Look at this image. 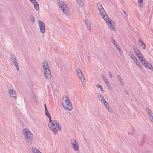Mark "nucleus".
Segmentation results:
<instances>
[{
  "label": "nucleus",
  "mask_w": 153,
  "mask_h": 153,
  "mask_svg": "<svg viewBox=\"0 0 153 153\" xmlns=\"http://www.w3.org/2000/svg\"><path fill=\"white\" fill-rule=\"evenodd\" d=\"M117 78L119 81L120 84L123 85L124 84L123 81L121 78L120 77L119 75H117Z\"/></svg>",
  "instance_id": "nucleus-22"
},
{
  "label": "nucleus",
  "mask_w": 153,
  "mask_h": 153,
  "mask_svg": "<svg viewBox=\"0 0 153 153\" xmlns=\"http://www.w3.org/2000/svg\"><path fill=\"white\" fill-rule=\"evenodd\" d=\"M63 107L65 108L68 111L71 110L73 108L72 105L70 102L69 103H68L67 105H63Z\"/></svg>",
  "instance_id": "nucleus-10"
},
{
  "label": "nucleus",
  "mask_w": 153,
  "mask_h": 153,
  "mask_svg": "<svg viewBox=\"0 0 153 153\" xmlns=\"http://www.w3.org/2000/svg\"><path fill=\"white\" fill-rule=\"evenodd\" d=\"M136 55L138 57L141 56H142V54L141 53H137V54Z\"/></svg>",
  "instance_id": "nucleus-41"
},
{
  "label": "nucleus",
  "mask_w": 153,
  "mask_h": 153,
  "mask_svg": "<svg viewBox=\"0 0 153 153\" xmlns=\"http://www.w3.org/2000/svg\"><path fill=\"white\" fill-rule=\"evenodd\" d=\"M45 115L47 117H48V116H49L50 115L48 111L45 112Z\"/></svg>",
  "instance_id": "nucleus-38"
},
{
  "label": "nucleus",
  "mask_w": 153,
  "mask_h": 153,
  "mask_svg": "<svg viewBox=\"0 0 153 153\" xmlns=\"http://www.w3.org/2000/svg\"><path fill=\"white\" fill-rule=\"evenodd\" d=\"M15 66L16 67V68L17 70L18 71H19V66L18 65V63L17 62V61L13 63Z\"/></svg>",
  "instance_id": "nucleus-30"
},
{
  "label": "nucleus",
  "mask_w": 153,
  "mask_h": 153,
  "mask_svg": "<svg viewBox=\"0 0 153 153\" xmlns=\"http://www.w3.org/2000/svg\"><path fill=\"white\" fill-rule=\"evenodd\" d=\"M133 61L140 68H141L143 67L142 66L141 64L139 61L137 59V58H136L135 59H134Z\"/></svg>",
  "instance_id": "nucleus-18"
},
{
  "label": "nucleus",
  "mask_w": 153,
  "mask_h": 153,
  "mask_svg": "<svg viewBox=\"0 0 153 153\" xmlns=\"http://www.w3.org/2000/svg\"><path fill=\"white\" fill-rule=\"evenodd\" d=\"M85 22L87 26V28L89 31V32H91V24L89 21V20L88 19H86L85 20Z\"/></svg>",
  "instance_id": "nucleus-14"
},
{
  "label": "nucleus",
  "mask_w": 153,
  "mask_h": 153,
  "mask_svg": "<svg viewBox=\"0 0 153 153\" xmlns=\"http://www.w3.org/2000/svg\"><path fill=\"white\" fill-rule=\"evenodd\" d=\"M100 99H102V97H101V98H100Z\"/></svg>",
  "instance_id": "nucleus-49"
},
{
  "label": "nucleus",
  "mask_w": 153,
  "mask_h": 153,
  "mask_svg": "<svg viewBox=\"0 0 153 153\" xmlns=\"http://www.w3.org/2000/svg\"><path fill=\"white\" fill-rule=\"evenodd\" d=\"M77 1L80 5H82V0H77Z\"/></svg>",
  "instance_id": "nucleus-36"
},
{
  "label": "nucleus",
  "mask_w": 153,
  "mask_h": 153,
  "mask_svg": "<svg viewBox=\"0 0 153 153\" xmlns=\"http://www.w3.org/2000/svg\"><path fill=\"white\" fill-rule=\"evenodd\" d=\"M82 81H83V78H82Z\"/></svg>",
  "instance_id": "nucleus-48"
},
{
  "label": "nucleus",
  "mask_w": 153,
  "mask_h": 153,
  "mask_svg": "<svg viewBox=\"0 0 153 153\" xmlns=\"http://www.w3.org/2000/svg\"><path fill=\"white\" fill-rule=\"evenodd\" d=\"M105 107H106L107 106H108V105H109V103L107 102V103H106L105 104H104Z\"/></svg>",
  "instance_id": "nucleus-45"
},
{
  "label": "nucleus",
  "mask_w": 153,
  "mask_h": 153,
  "mask_svg": "<svg viewBox=\"0 0 153 153\" xmlns=\"http://www.w3.org/2000/svg\"><path fill=\"white\" fill-rule=\"evenodd\" d=\"M108 74H109V77H110V78H112V74L110 72H109L108 73Z\"/></svg>",
  "instance_id": "nucleus-39"
},
{
  "label": "nucleus",
  "mask_w": 153,
  "mask_h": 153,
  "mask_svg": "<svg viewBox=\"0 0 153 153\" xmlns=\"http://www.w3.org/2000/svg\"><path fill=\"white\" fill-rule=\"evenodd\" d=\"M97 86L98 88H100L102 92L103 93L105 91L104 90H103V88L101 85L100 84H97Z\"/></svg>",
  "instance_id": "nucleus-28"
},
{
  "label": "nucleus",
  "mask_w": 153,
  "mask_h": 153,
  "mask_svg": "<svg viewBox=\"0 0 153 153\" xmlns=\"http://www.w3.org/2000/svg\"><path fill=\"white\" fill-rule=\"evenodd\" d=\"M70 102V100L69 99L67 98L64 102H62V105L63 106V105H67V104Z\"/></svg>",
  "instance_id": "nucleus-21"
},
{
  "label": "nucleus",
  "mask_w": 153,
  "mask_h": 153,
  "mask_svg": "<svg viewBox=\"0 0 153 153\" xmlns=\"http://www.w3.org/2000/svg\"><path fill=\"white\" fill-rule=\"evenodd\" d=\"M30 19L32 23H34L35 22V19L34 17L32 15H30Z\"/></svg>",
  "instance_id": "nucleus-32"
},
{
  "label": "nucleus",
  "mask_w": 153,
  "mask_h": 153,
  "mask_svg": "<svg viewBox=\"0 0 153 153\" xmlns=\"http://www.w3.org/2000/svg\"><path fill=\"white\" fill-rule=\"evenodd\" d=\"M111 42L112 43L113 45L115 47L117 45V43L115 41V40L114 38L111 36Z\"/></svg>",
  "instance_id": "nucleus-23"
},
{
  "label": "nucleus",
  "mask_w": 153,
  "mask_h": 153,
  "mask_svg": "<svg viewBox=\"0 0 153 153\" xmlns=\"http://www.w3.org/2000/svg\"><path fill=\"white\" fill-rule=\"evenodd\" d=\"M32 151L33 153H41V152L36 148H33Z\"/></svg>",
  "instance_id": "nucleus-27"
},
{
  "label": "nucleus",
  "mask_w": 153,
  "mask_h": 153,
  "mask_svg": "<svg viewBox=\"0 0 153 153\" xmlns=\"http://www.w3.org/2000/svg\"><path fill=\"white\" fill-rule=\"evenodd\" d=\"M59 5L60 8L62 10L64 13L68 15L69 14V10L68 8L63 2L62 1L59 2Z\"/></svg>",
  "instance_id": "nucleus-5"
},
{
  "label": "nucleus",
  "mask_w": 153,
  "mask_h": 153,
  "mask_svg": "<svg viewBox=\"0 0 153 153\" xmlns=\"http://www.w3.org/2000/svg\"><path fill=\"white\" fill-rule=\"evenodd\" d=\"M138 42L139 45L142 49H145L146 48L145 43L140 39H139L138 40Z\"/></svg>",
  "instance_id": "nucleus-12"
},
{
  "label": "nucleus",
  "mask_w": 153,
  "mask_h": 153,
  "mask_svg": "<svg viewBox=\"0 0 153 153\" xmlns=\"http://www.w3.org/2000/svg\"><path fill=\"white\" fill-rule=\"evenodd\" d=\"M77 73V74L78 75L79 74H80L81 72V71L79 68H77L76 70Z\"/></svg>",
  "instance_id": "nucleus-37"
},
{
  "label": "nucleus",
  "mask_w": 153,
  "mask_h": 153,
  "mask_svg": "<svg viewBox=\"0 0 153 153\" xmlns=\"http://www.w3.org/2000/svg\"><path fill=\"white\" fill-rule=\"evenodd\" d=\"M135 53L136 54H137V53H141L140 52V50L138 49L137 51L135 52Z\"/></svg>",
  "instance_id": "nucleus-44"
},
{
  "label": "nucleus",
  "mask_w": 153,
  "mask_h": 153,
  "mask_svg": "<svg viewBox=\"0 0 153 153\" xmlns=\"http://www.w3.org/2000/svg\"><path fill=\"white\" fill-rule=\"evenodd\" d=\"M70 142L74 149L78 151L79 149V146L78 142L74 138H71L70 140Z\"/></svg>",
  "instance_id": "nucleus-6"
},
{
  "label": "nucleus",
  "mask_w": 153,
  "mask_h": 153,
  "mask_svg": "<svg viewBox=\"0 0 153 153\" xmlns=\"http://www.w3.org/2000/svg\"><path fill=\"white\" fill-rule=\"evenodd\" d=\"M128 55L131 57L133 60L134 59H135L136 58L130 51L128 52Z\"/></svg>",
  "instance_id": "nucleus-26"
},
{
  "label": "nucleus",
  "mask_w": 153,
  "mask_h": 153,
  "mask_svg": "<svg viewBox=\"0 0 153 153\" xmlns=\"http://www.w3.org/2000/svg\"><path fill=\"white\" fill-rule=\"evenodd\" d=\"M116 48L117 49L120 53L122 52V49L121 47L118 45H117L115 46Z\"/></svg>",
  "instance_id": "nucleus-29"
},
{
  "label": "nucleus",
  "mask_w": 153,
  "mask_h": 153,
  "mask_svg": "<svg viewBox=\"0 0 153 153\" xmlns=\"http://www.w3.org/2000/svg\"><path fill=\"white\" fill-rule=\"evenodd\" d=\"M146 110L147 113V114L149 115V118L151 119V117L153 116V113L149 108H146Z\"/></svg>",
  "instance_id": "nucleus-16"
},
{
  "label": "nucleus",
  "mask_w": 153,
  "mask_h": 153,
  "mask_svg": "<svg viewBox=\"0 0 153 153\" xmlns=\"http://www.w3.org/2000/svg\"><path fill=\"white\" fill-rule=\"evenodd\" d=\"M123 12H124V13H125V14L126 16H127V13H126V12H125V11L124 10V11H123Z\"/></svg>",
  "instance_id": "nucleus-47"
},
{
  "label": "nucleus",
  "mask_w": 153,
  "mask_h": 153,
  "mask_svg": "<svg viewBox=\"0 0 153 153\" xmlns=\"http://www.w3.org/2000/svg\"><path fill=\"white\" fill-rule=\"evenodd\" d=\"M106 108H107L108 111H109V112H112L113 111L112 109L111 108L110 105L108 106H107Z\"/></svg>",
  "instance_id": "nucleus-31"
},
{
  "label": "nucleus",
  "mask_w": 153,
  "mask_h": 153,
  "mask_svg": "<svg viewBox=\"0 0 153 153\" xmlns=\"http://www.w3.org/2000/svg\"><path fill=\"white\" fill-rule=\"evenodd\" d=\"M23 133L28 143H31L33 140V136L32 134L27 128L23 129Z\"/></svg>",
  "instance_id": "nucleus-3"
},
{
  "label": "nucleus",
  "mask_w": 153,
  "mask_h": 153,
  "mask_svg": "<svg viewBox=\"0 0 153 153\" xmlns=\"http://www.w3.org/2000/svg\"><path fill=\"white\" fill-rule=\"evenodd\" d=\"M42 66L44 68V72L45 78L48 79H50L51 75L49 68L48 63L46 60L43 61Z\"/></svg>",
  "instance_id": "nucleus-2"
},
{
  "label": "nucleus",
  "mask_w": 153,
  "mask_h": 153,
  "mask_svg": "<svg viewBox=\"0 0 153 153\" xmlns=\"http://www.w3.org/2000/svg\"><path fill=\"white\" fill-rule=\"evenodd\" d=\"M97 96L99 100H100L102 103H103L104 104L107 102L105 99L104 98L103 96L100 94L97 93Z\"/></svg>",
  "instance_id": "nucleus-8"
},
{
  "label": "nucleus",
  "mask_w": 153,
  "mask_h": 153,
  "mask_svg": "<svg viewBox=\"0 0 153 153\" xmlns=\"http://www.w3.org/2000/svg\"><path fill=\"white\" fill-rule=\"evenodd\" d=\"M78 75L79 77L81 82H82V84H83V82H85V78L83 75V74L81 72V73H80V74H79Z\"/></svg>",
  "instance_id": "nucleus-15"
},
{
  "label": "nucleus",
  "mask_w": 153,
  "mask_h": 153,
  "mask_svg": "<svg viewBox=\"0 0 153 153\" xmlns=\"http://www.w3.org/2000/svg\"><path fill=\"white\" fill-rule=\"evenodd\" d=\"M138 58L142 64H143L145 67L148 68L150 70H152L153 69V68L151 64L146 62L145 61V59L143 55H142V56L139 57Z\"/></svg>",
  "instance_id": "nucleus-4"
},
{
  "label": "nucleus",
  "mask_w": 153,
  "mask_h": 153,
  "mask_svg": "<svg viewBox=\"0 0 153 153\" xmlns=\"http://www.w3.org/2000/svg\"><path fill=\"white\" fill-rule=\"evenodd\" d=\"M33 99L34 102L36 103H37V97L35 95H34Z\"/></svg>",
  "instance_id": "nucleus-35"
},
{
  "label": "nucleus",
  "mask_w": 153,
  "mask_h": 153,
  "mask_svg": "<svg viewBox=\"0 0 153 153\" xmlns=\"http://www.w3.org/2000/svg\"><path fill=\"white\" fill-rule=\"evenodd\" d=\"M48 117L49 119V122L50 123L51 122H52V120H51V117L50 115Z\"/></svg>",
  "instance_id": "nucleus-43"
},
{
  "label": "nucleus",
  "mask_w": 153,
  "mask_h": 153,
  "mask_svg": "<svg viewBox=\"0 0 153 153\" xmlns=\"http://www.w3.org/2000/svg\"><path fill=\"white\" fill-rule=\"evenodd\" d=\"M9 93L11 98H16V92L13 90L11 89H9Z\"/></svg>",
  "instance_id": "nucleus-9"
},
{
  "label": "nucleus",
  "mask_w": 153,
  "mask_h": 153,
  "mask_svg": "<svg viewBox=\"0 0 153 153\" xmlns=\"http://www.w3.org/2000/svg\"><path fill=\"white\" fill-rule=\"evenodd\" d=\"M138 3L140 4V7L141 6H142L143 5V0H138Z\"/></svg>",
  "instance_id": "nucleus-34"
},
{
  "label": "nucleus",
  "mask_w": 153,
  "mask_h": 153,
  "mask_svg": "<svg viewBox=\"0 0 153 153\" xmlns=\"http://www.w3.org/2000/svg\"><path fill=\"white\" fill-rule=\"evenodd\" d=\"M33 3H37V1L36 0H29Z\"/></svg>",
  "instance_id": "nucleus-42"
},
{
  "label": "nucleus",
  "mask_w": 153,
  "mask_h": 153,
  "mask_svg": "<svg viewBox=\"0 0 153 153\" xmlns=\"http://www.w3.org/2000/svg\"><path fill=\"white\" fill-rule=\"evenodd\" d=\"M33 4H34V7L35 9L37 10H39V4L37 2V3H33Z\"/></svg>",
  "instance_id": "nucleus-25"
},
{
  "label": "nucleus",
  "mask_w": 153,
  "mask_h": 153,
  "mask_svg": "<svg viewBox=\"0 0 153 153\" xmlns=\"http://www.w3.org/2000/svg\"><path fill=\"white\" fill-rule=\"evenodd\" d=\"M51 123V124L48 125L49 127L51 130L55 132V134H56L57 133L58 131L61 130L62 127L59 122L56 120H52Z\"/></svg>",
  "instance_id": "nucleus-1"
},
{
  "label": "nucleus",
  "mask_w": 153,
  "mask_h": 153,
  "mask_svg": "<svg viewBox=\"0 0 153 153\" xmlns=\"http://www.w3.org/2000/svg\"><path fill=\"white\" fill-rule=\"evenodd\" d=\"M151 119H149L153 123V116H152V117H151Z\"/></svg>",
  "instance_id": "nucleus-46"
},
{
  "label": "nucleus",
  "mask_w": 153,
  "mask_h": 153,
  "mask_svg": "<svg viewBox=\"0 0 153 153\" xmlns=\"http://www.w3.org/2000/svg\"><path fill=\"white\" fill-rule=\"evenodd\" d=\"M132 48L133 50L134 51V53H135V52L137 51L138 50V49L137 48V47L135 46H133Z\"/></svg>",
  "instance_id": "nucleus-33"
},
{
  "label": "nucleus",
  "mask_w": 153,
  "mask_h": 153,
  "mask_svg": "<svg viewBox=\"0 0 153 153\" xmlns=\"http://www.w3.org/2000/svg\"><path fill=\"white\" fill-rule=\"evenodd\" d=\"M102 77L105 83H106V85L108 87V88H111V85L109 83V82L107 80V79H106L105 76L104 75H102Z\"/></svg>",
  "instance_id": "nucleus-13"
},
{
  "label": "nucleus",
  "mask_w": 153,
  "mask_h": 153,
  "mask_svg": "<svg viewBox=\"0 0 153 153\" xmlns=\"http://www.w3.org/2000/svg\"><path fill=\"white\" fill-rule=\"evenodd\" d=\"M102 16L103 19L105 21L107 24L108 23L109 21L110 20H112L111 19L109 18L107 15H105V14L102 15Z\"/></svg>",
  "instance_id": "nucleus-17"
},
{
  "label": "nucleus",
  "mask_w": 153,
  "mask_h": 153,
  "mask_svg": "<svg viewBox=\"0 0 153 153\" xmlns=\"http://www.w3.org/2000/svg\"><path fill=\"white\" fill-rule=\"evenodd\" d=\"M10 56L11 58V60L13 63L17 62L15 56L13 54L11 53L10 55Z\"/></svg>",
  "instance_id": "nucleus-19"
},
{
  "label": "nucleus",
  "mask_w": 153,
  "mask_h": 153,
  "mask_svg": "<svg viewBox=\"0 0 153 153\" xmlns=\"http://www.w3.org/2000/svg\"><path fill=\"white\" fill-rule=\"evenodd\" d=\"M99 10L100 13V14L102 15H102H104L106 13L105 10L103 8H100V9Z\"/></svg>",
  "instance_id": "nucleus-20"
},
{
  "label": "nucleus",
  "mask_w": 153,
  "mask_h": 153,
  "mask_svg": "<svg viewBox=\"0 0 153 153\" xmlns=\"http://www.w3.org/2000/svg\"><path fill=\"white\" fill-rule=\"evenodd\" d=\"M44 107H45V111L46 112L47 111H48V110H47L46 105V104L45 103L44 104Z\"/></svg>",
  "instance_id": "nucleus-40"
},
{
  "label": "nucleus",
  "mask_w": 153,
  "mask_h": 153,
  "mask_svg": "<svg viewBox=\"0 0 153 153\" xmlns=\"http://www.w3.org/2000/svg\"><path fill=\"white\" fill-rule=\"evenodd\" d=\"M113 22L112 21L110 20L107 24L111 30L114 31L115 30V29L113 23H112Z\"/></svg>",
  "instance_id": "nucleus-11"
},
{
  "label": "nucleus",
  "mask_w": 153,
  "mask_h": 153,
  "mask_svg": "<svg viewBox=\"0 0 153 153\" xmlns=\"http://www.w3.org/2000/svg\"><path fill=\"white\" fill-rule=\"evenodd\" d=\"M97 7L99 10H100V8H103L102 4L99 2L97 3Z\"/></svg>",
  "instance_id": "nucleus-24"
},
{
  "label": "nucleus",
  "mask_w": 153,
  "mask_h": 153,
  "mask_svg": "<svg viewBox=\"0 0 153 153\" xmlns=\"http://www.w3.org/2000/svg\"><path fill=\"white\" fill-rule=\"evenodd\" d=\"M38 24L41 33L42 34L44 33L45 31V28L44 22L41 20H39L38 21Z\"/></svg>",
  "instance_id": "nucleus-7"
}]
</instances>
